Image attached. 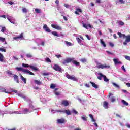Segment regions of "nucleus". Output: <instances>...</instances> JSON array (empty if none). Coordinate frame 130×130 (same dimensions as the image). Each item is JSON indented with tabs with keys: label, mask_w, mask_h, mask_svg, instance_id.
I'll use <instances>...</instances> for the list:
<instances>
[{
	"label": "nucleus",
	"mask_w": 130,
	"mask_h": 130,
	"mask_svg": "<svg viewBox=\"0 0 130 130\" xmlns=\"http://www.w3.org/2000/svg\"><path fill=\"white\" fill-rule=\"evenodd\" d=\"M33 110H36V109L35 108L32 104H30L29 109L25 108L23 109L22 111H16L14 112V113H16V114H28V113H30V112H32Z\"/></svg>",
	"instance_id": "obj_1"
},
{
	"label": "nucleus",
	"mask_w": 130,
	"mask_h": 130,
	"mask_svg": "<svg viewBox=\"0 0 130 130\" xmlns=\"http://www.w3.org/2000/svg\"><path fill=\"white\" fill-rule=\"evenodd\" d=\"M118 35H119L120 38L126 39L125 41L123 43L124 45H126L128 42H130V35L125 36V34H122L121 32H118Z\"/></svg>",
	"instance_id": "obj_2"
},
{
	"label": "nucleus",
	"mask_w": 130,
	"mask_h": 130,
	"mask_svg": "<svg viewBox=\"0 0 130 130\" xmlns=\"http://www.w3.org/2000/svg\"><path fill=\"white\" fill-rule=\"evenodd\" d=\"M66 77L67 78V79H69V80L74 81V82H77V81H78V79L76 78V76H75V75L67 74L66 75Z\"/></svg>",
	"instance_id": "obj_3"
},
{
	"label": "nucleus",
	"mask_w": 130,
	"mask_h": 130,
	"mask_svg": "<svg viewBox=\"0 0 130 130\" xmlns=\"http://www.w3.org/2000/svg\"><path fill=\"white\" fill-rule=\"evenodd\" d=\"M13 39L14 40H16L17 41H18L19 39V40H24V39H25L24 38V34L23 33H21L20 34V35L17 36V37H13Z\"/></svg>",
	"instance_id": "obj_4"
},
{
	"label": "nucleus",
	"mask_w": 130,
	"mask_h": 130,
	"mask_svg": "<svg viewBox=\"0 0 130 130\" xmlns=\"http://www.w3.org/2000/svg\"><path fill=\"white\" fill-rule=\"evenodd\" d=\"M6 18L7 20H8V21H9V22H10V23H11L12 24H17V23L15 22L14 21L15 19H14V17L10 16H7Z\"/></svg>",
	"instance_id": "obj_5"
},
{
	"label": "nucleus",
	"mask_w": 130,
	"mask_h": 130,
	"mask_svg": "<svg viewBox=\"0 0 130 130\" xmlns=\"http://www.w3.org/2000/svg\"><path fill=\"white\" fill-rule=\"evenodd\" d=\"M53 69L55 70V71H58V72H61V68L58 66L57 64H54L53 66Z\"/></svg>",
	"instance_id": "obj_6"
},
{
	"label": "nucleus",
	"mask_w": 130,
	"mask_h": 130,
	"mask_svg": "<svg viewBox=\"0 0 130 130\" xmlns=\"http://www.w3.org/2000/svg\"><path fill=\"white\" fill-rule=\"evenodd\" d=\"M106 68L107 69H109L110 68V66L109 65H106V64H100L97 66L98 69H105Z\"/></svg>",
	"instance_id": "obj_7"
},
{
	"label": "nucleus",
	"mask_w": 130,
	"mask_h": 130,
	"mask_svg": "<svg viewBox=\"0 0 130 130\" xmlns=\"http://www.w3.org/2000/svg\"><path fill=\"white\" fill-rule=\"evenodd\" d=\"M22 72L24 73V74H28L29 75H31V76L35 75L34 73H33L32 72L30 71V70L27 69H23V70H22Z\"/></svg>",
	"instance_id": "obj_8"
},
{
	"label": "nucleus",
	"mask_w": 130,
	"mask_h": 130,
	"mask_svg": "<svg viewBox=\"0 0 130 130\" xmlns=\"http://www.w3.org/2000/svg\"><path fill=\"white\" fill-rule=\"evenodd\" d=\"M72 61H73V59L68 58L65 60H63L62 63L63 64H67V63H69V62H72Z\"/></svg>",
	"instance_id": "obj_9"
},
{
	"label": "nucleus",
	"mask_w": 130,
	"mask_h": 130,
	"mask_svg": "<svg viewBox=\"0 0 130 130\" xmlns=\"http://www.w3.org/2000/svg\"><path fill=\"white\" fill-rule=\"evenodd\" d=\"M51 27L53 28L54 29H56V30H61V27L59 26L58 25L56 24H54L51 25Z\"/></svg>",
	"instance_id": "obj_10"
},
{
	"label": "nucleus",
	"mask_w": 130,
	"mask_h": 130,
	"mask_svg": "<svg viewBox=\"0 0 130 130\" xmlns=\"http://www.w3.org/2000/svg\"><path fill=\"white\" fill-rule=\"evenodd\" d=\"M111 95H112V93H111V92H110L109 93V97L110 98V100L111 102H115V101L116 100V99H115V96H111Z\"/></svg>",
	"instance_id": "obj_11"
},
{
	"label": "nucleus",
	"mask_w": 130,
	"mask_h": 130,
	"mask_svg": "<svg viewBox=\"0 0 130 130\" xmlns=\"http://www.w3.org/2000/svg\"><path fill=\"white\" fill-rule=\"evenodd\" d=\"M57 122L59 124H61L62 123H64V122H66V119H64L63 118H62L61 119H58L57 120Z\"/></svg>",
	"instance_id": "obj_12"
},
{
	"label": "nucleus",
	"mask_w": 130,
	"mask_h": 130,
	"mask_svg": "<svg viewBox=\"0 0 130 130\" xmlns=\"http://www.w3.org/2000/svg\"><path fill=\"white\" fill-rule=\"evenodd\" d=\"M19 76L20 77V79L21 80L23 81V82L24 83V84H27V78H24V77H23V76L21 74H19Z\"/></svg>",
	"instance_id": "obj_13"
},
{
	"label": "nucleus",
	"mask_w": 130,
	"mask_h": 130,
	"mask_svg": "<svg viewBox=\"0 0 130 130\" xmlns=\"http://www.w3.org/2000/svg\"><path fill=\"white\" fill-rule=\"evenodd\" d=\"M108 102L107 101H104L103 102V107L105 109H108L109 107H108Z\"/></svg>",
	"instance_id": "obj_14"
},
{
	"label": "nucleus",
	"mask_w": 130,
	"mask_h": 130,
	"mask_svg": "<svg viewBox=\"0 0 130 130\" xmlns=\"http://www.w3.org/2000/svg\"><path fill=\"white\" fill-rule=\"evenodd\" d=\"M64 110H51V112L52 114H53V113H55L56 112H62V113H64Z\"/></svg>",
	"instance_id": "obj_15"
},
{
	"label": "nucleus",
	"mask_w": 130,
	"mask_h": 130,
	"mask_svg": "<svg viewBox=\"0 0 130 130\" xmlns=\"http://www.w3.org/2000/svg\"><path fill=\"white\" fill-rule=\"evenodd\" d=\"M43 29L45 30L46 32H49V33H50L51 32L50 29H49V28H48V27H47V25L46 24L44 25Z\"/></svg>",
	"instance_id": "obj_16"
},
{
	"label": "nucleus",
	"mask_w": 130,
	"mask_h": 130,
	"mask_svg": "<svg viewBox=\"0 0 130 130\" xmlns=\"http://www.w3.org/2000/svg\"><path fill=\"white\" fill-rule=\"evenodd\" d=\"M98 79L99 80H102V78H104V76L105 75H104L103 74H102V73H99L98 74Z\"/></svg>",
	"instance_id": "obj_17"
},
{
	"label": "nucleus",
	"mask_w": 130,
	"mask_h": 130,
	"mask_svg": "<svg viewBox=\"0 0 130 130\" xmlns=\"http://www.w3.org/2000/svg\"><path fill=\"white\" fill-rule=\"evenodd\" d=\"M82 26L83 27V28H85V29H88V27H89V28H91V24H86L85 23H84V22L82 23Z\"/></svg>",
	"instance_id": "obj_18"
},
{
	"label": "nucleus",
	"mask_w": 130,
	"mask_h": 130,
	"mask_svg": "<svg viewBox=\"0 0 130 130\" xmlns=\"http://www.w3.org/2000/svg\"><path fill=\"white\" fill-rule=\"evenodd\" d=\"M121 102L122 103L123 105L125 106H128V103L125 101L124 100H121Z\"/></svg>",
	"instance_id": "obj_19"
},
{
	"label": "nucleus",
	"mask_w": 130,
	"mask_h": 130,
	"mask_svg": "<svg viewBox=\"0 0 130 130\" xmlns=\"http://www.w3.org/2000/svg\"><path fill=\"white\" fill-rule=\"evenodd\" d=\"M90 83L91 84V85L93 88H95V89H98V85H97L96 84H95L94 83H93L92 81H90Z\"/></svg>",
	"instance_id": "obj_20"
},
{
	"label": "nucleus",
	"mask_w": 130,
	"mask_h": 130,
	"mask_svg": "<svg viewBox=\"0 0 130 130\" xmlns=\"http://www.w3.org/2000/svg\"><path fill=\"white\" fill-rule=\"evenodd\" d=\"M67 114V115H71L72 113H71V111L69 110H64V113Z\"/></svg>",
	"instance_id": "obj_21"
},
{
	"label": "nucleus",
	"mask_w": 130,
	"mask_h": 130,
	"mask_svg": "<svg viewBox=\"0 0 130 130\" xmlns=\"http://www.w3.org/2000/svg\"><path fill=\"white\" fill-rule=\"evenodd\" d=\"M1 92H3V93H6V94H10V92L7 91V89H5V88H1Z\"/></svg>",
	"instance_id": "obj_22"
},
{
	"label": "nucleus",
	"mask_w": 130,
	"mask_h": 130,
	"mask_svg": "<svg viewBox=\"0 0 130 130\" xmlns=\"http://www.w3.org/2000/svg\"><path fill=\"white\" fill-rule=\"evenodd\" d=\"M14 81H16V83H19L18 76L14 75Z\"/></svg>",
	"instance_id": "obj_23"
},
{
	"label": "nucleus",
	"mask_w": 130,
	"mask_h": 130,
	"mask_svg": "<svg viewBox=\"0 0 130 130\" xmlns=\"http://www.w3.org/2000/svg\"><path fill=\"white\" fill-rule=\"evenodd\" d=\"M62 104H63V105H64L65 106H69V102H68V101H63L62 102Z\"/></svg>",
	"instance_id": "obj_24"
},
{
	"label": "nucleus",
	"mask_w": 130,
	"mask_h": 130,
	"mask_svg": "<svg viewBox=\"0 0 130 130\" xmlns=\"http://www.w3.org/2000/svg\"><path fill=\"white\" fill-rule=\"evenodd\" d=\"M35 84H36V85H38L39 86H40L41 85L42 83L40 82V80H34Z\"/></svg>",
	"instance_id": "obj_25"
},
{
	"label": "nucleus",
	"mask_w": 130,
	"mask_h": 130,
	"mask_svg": "<svg viewBox=\"0 0 130 130\" xmlns=\"http://www.w3.org/2000/svg\"><path fill=\"white\" fill-rule=\"evenodd\" d=\"M100 43L103 45L104 47H106V44H105V42L103 41V39L100 40Z\"/></svg>",
	"instance_id": "obj_26"
},
{
	"label": "nucleus",
	"mask_w": 130,
	"mask_h": 130,
	"mask_svg": "<svg viewBox=\"0 0 130 130\" xmlns=\"http://www.w3.org/2000/svg\"><path fill=\"white\" fill-rule=\"evenodd\" d=\"M113 61H114L115 64H119L121 63V62H119V61L117 60V59H113Z\"/></svg>",
	"instance_id": "obj_27"
},
{
	"label": "nucleus",
	"mask_w": 130,
	"mask_h": 130,
	"mask_svg": "<svg viewBox=\"0 0 130 130\" xmlns=\"http://www.w3.org/2000/svg\"><path fill=\"white\" fill-rule=\"evenodd\" d=\"M0 41H1V42H5V44H7V42H6V38H3L2 37H0Z\"/></svg>",
	"instance_id": "obj_28"
},
{
	"label": "nucleus",
	"mask_w": 130,
	"mask_h": 130,
	"mask_svg": "<svg viewBox=\"0 0 130 130\" xmlns=\"http://www.w3.org/2000/svg\"><path fill=\"white\" fill-rule=\"evenodd\" d=\"M65 42L67 46H73V44H72V43L68 42L67 41H65Z\"/></svg>",
	"instance_id": "obj_29"
},
{
	"label": "nucleus",
	"mask_w": 130,
	"mask_h": 130,
	"mask_svg": "<svg viewBox=\"0 0 130 130\" xmlns=\"http://www.w3.org/2000/svg\"><path fill=\"white\" fill-rule=\"evenodd\" d=\"M0 61L1 62H4V55L0 53Z\"/></svg>",
	"instance_id": "obj_30"
},
{
	"label": "nucleus",
	"mask_w": 130,
	"mask_h": 130,
	"mask_svg": "<svg viewBox=\"0 0 130 130\" xmlns=\"http://www.w3.org/2000/svg\"><path fill=\"white\" fill-rule=\"evenodd\" d=\"M76 40L78 42V43H79V44H80V45H82V40H81L80 38H76Z\"/></svg>",
	"instance_id": "obj_31"
},
{
	"label": "nucleus",
	"mask_w": 130,
	"mask_h": 130,
	"mask_svg": "<svg viewBox=\"0 0 130 130\" xmlns=\"http://www.w3.org/2000/svg\"><path fill=\"white\" fill-rule=\"evenodd\" d=\"M29 67H30V69H32V70H34V71H38V68L33 66H30Z\"/></svg>",
	"instance_id": "obj_32"
},
{
	"label": "nucleus",
	"mask_w": 130,
	"mask_h": 130,
	"mask_svg": "<svg viewBox=\"0 0 130 130\" xmlns=\"http://www.w3.org/2000/svg\"><path fill=\"white\" fill-rule=\"evenodd\" d=\"M104 81L107 83H108L109 82V79L106 77V76L105 75V76H104Z\"/></svg>",
	"instance_id": "obj_33"
},
{
	"label": "nucleus",
	"mask_w": 130,
	"mask_h": 130,
	"mask_svg": "<svg viewBox=\"0 0 130 130\" xmlns=\"http://www.w3.org/2000/svg\"><path fill=\"white\" fill-rule=\"evenodd\" d=\"M7 73L8 74V75H10V76H14V74H13V72L10 71V70H8L7 71Z\"/></svg>",
	"instance_id": "obj_34"
},
{
	"label": "nucleus",
	"mask_w": 130,
	"mask_h": 130,
	"mask_svg": "<svg viewBox=\"0 0 130 130\" xmlns=\"http://www.w3.org/2000/svg\"><path fill=\"white\" fill-rule=\"evenodd\" d=\"M51 33L53 35H54V36H57V37H58V34L56 31H52Z\"/></svg>",
	"instance_id": "obj_35"
},
{
	"label": "nucleus",
	"mask_w": 130,
	"mask_h": 130,
	"mask_svg": "<svg viewBox=\"0 0 130 130\" xmlns=\"http://www.w3.org/2000/svg\"><path fill=\"white\" fill-rule=\"evenodd\" d=\"M26 57L27 58H31V57H33V55H32L31 54L28 53L26 55Z\"/></svg>",
	"instance_id": "obj_36"
},
{
	"label": "nucleus",
	"mask_w": 130,
	"mask_h": 130,
	"mask_svg": "<svg viewBox=\"0 0 130 130\" xmlns=\"http://www.w3.org/2000/svg\"><path fill=\"white\" fill-rule=\"evenodd\" d=\"M112 85L114 86V87H115V88H119V85L117 84L116 83L113 82Z\"/></svg>",
	"instance_id": "obj_37"
},
{
	"label": "nucleus",
	"mask_w": 130,
	"mask_h": 130,
	"mask_svg": "<svg viewBox=\"0 0 130 130\" xmlns=\"http://www.w3.org/2000/svg\"><path fill=\"white\" fill-rule=\"evenodd\" d=\"M81 118L84 121H87V117H86V116L85 115L82 116Z\"/></svg>",
	"instance_id": "obj_38"
},
{
	"label": "nucleus",
	"mask_w": 130,
	"mask_h": 130,
	"mask_svg": "<svg viewBox=\"0 0 130 130\" xmlns=\"http://www.w3.org/2000/svg\"><path fill=\"white\" fill-rule=\"evenodd\" d=\"M35 11L36 13H38V14L41 13V11L39 9L36 8L35 9Z\"/></svg>",
	"instance_id": "obj_39"
},
{
	"label": "nucleus",
	"mask_w": 130,
	"mask_h": 130,
	"mask_svg": "<svg viewBox=\"0 0 130 130\" xmlns=\"http://www.w3.org/2000/svg\"><path fill=\"white\" fill-rule=\"evenodd\" d=\"M22 67H23L24 68H29L30 66H29V64H28L22 63Z\"/></svg>",
	"instance_id": "obj_40"
},
{
	"label": "nucleus",
	"mask_w": 130,
	"mask_h": 130,
	"mask_svg": "<svg viewBox=\"0 0 130 130\" xmlns=\"http://www.w3.org/2000/svg\"><path fill=\"white\" fill-rule=\"evenodd\" d=\"M72 62L73 63H74V64H75L76 66H79V63L76 61H73V60H72Z\"/></svg>",
	"instance_id": "obj_41"
},
{
	"label": "nucleus",
	"mask_w": 130,
	"mask_h": 130,
	"mask_svg": "<svg viewBox=\"0 0 130 130\" xmlns=\"http://www.w3.org/2000/svg\"><path fill=\"white\" fill-rule=\"evenodd\" d=\"M6 30H7V29H6L5 27H2V28L1 29V32H2V33H4L5 31H6Z\"/></svg>",
	"instance_id": "obj_42"
},
{
	"label": "nucleus",
	"mask_w": 130,
	"mask_h": 130,
	"mask_svg": "<svg viewBox=\"0 0 130 130\" xmlns=\"http://www.w3.org/2000/svg\"><path fill=\"white\" fill-rule=\"evenodd\" d=\"M124 58L125 59H127V60H129L130 61V56L127 55H125Z\"/></svg>",
	"instance_id": "obj_43"
},
{
	"label": "nucleus",
	"mask_w": 130,
	"mask_h": 130,
	"mask_svg": "<svg viewBox=\"0 0 130 130\" xmlns=\"http://www.w3.org/2000/svg\"><path fill=\"white\" fill-rule=\"evenodd\" d=\"M80 61H81V62L85 63L87 62V59H86L85 58H82L81 59Z\"/></svg>",
	"instance_id": "obj_44"
},
{
	"label": "nucleus",
	"mask_w": 130,
	"mask_h": 130,
	"mask_svg": "<svg viewBox=\"0 0 130 130\" xmlns=\"http://www.w3.org/2000/svg\"><path fill=\"white\" fill-rule=\"evenodd\" d=\"M22 12H23V13H27V12H28V10L25 8H23Z\"/></svg>",
	"instance_id": "obj_45"
},
{
	"label": "nucleus",
	"mask_w": 130,
	"mask_h": 130,
	"mask_svg": "<svg viewBox=\"0 0 130 130\" xmlns=\"http://www.w3.org/2000/svg\"><path fill=\"white\" fill-rule=\"evenodd\" d=\"M16 70H17L18 71H22V72H23V69L21 67L20 68L17 67V68H16Z\"/></svg>",
	"instance_id": "obj_46"
},
{
	"label": "nucleus",
	"mask_w": 130,
	"mask_h": 130,
	"mask_svg": "<svg viewBox=\"0 0 130 130\" xmlns=\"http://www.w3.org/2000/svg\"><path fill=\"white\" fill-rule=\"evenodd\" d=\"M55 88V84H51L50 85V88L51 89H54Z\"/></svg>",
	"instance_id": "obj_47"
},
{
	"label": "nucleus",
	"mask_w": 130,
	"mask_h": 130,
	"mask_svg": "<svg viewBox=\"0 0 130 130\" xmlns=\"http://www.w3.org/2000/svg\"><path fill=\"white\" fill-rule=\"evenodd\" d=\"M0 51L2 52H6V49L4 48H0Z\"/></svg>",
	"instance_id": "obj_48"
},
{
	"label": "nucleus",
	"mask_w": 130,
	"mask_h": 130,
	"mask_svg": "<svg viewBox=\"0 0 130 130\" xmlns=\"http://www.w3.org/2000/svg\"><path fill=\"white\" fill-rule=\"evenodd\" d=\"M72 113H74V114H78V111H76V110L73 109L72 111Z\"/></svg>",
	"instance_id": "obj_49"
},
{
	"label": "nucleus",
	"mask_w": 130,
	"mask_h": 130,
	"mask_svg": "<svg viewBox=\"0 0 130 130\" xmlns=\"http://www.w3.org/2000/svg\"><path fill=\"white\" fill-rule=\"evenodd\" d=\"M76 11L79 12V13H82V9H81V8H77Z\"/></svg>",
	"instance_id": "obj_50"
},
{
	"label": "nucleus",
	"mask_w": 130,
	"mask_h": 130,
	"mask_svg": "<svg viewBox=\"0 0 130 130\" xmlns=\"http://www.w3.org/2000/svg\"><path fill=\"white\" fill-rule=\"evenodd\" d=\"M54 93L56 96H59V95L60 94L59 92L56 91H54Z\"/></svg>",
	"instance_id": "obj_51"
},
{
	"label": "nucleus",
	"mask_w": 130,
	"mask_h": 130,
	"mask_svg": "<svg viewBox=\"0 0 130 130\" xmlns=\"http://www.w3.org/2000/svg\"><path fill=\"white\" fill-rule=\"evenodd\" d=\"M17 95L19 96V97H22L24 98V99H25V97H23V94L22 93H18Z\"/></svg>",
	"instance_id": "obj_52"
},
{
	"label": "nucleus",
	"mask_w": 130,
	"mask_h": 130,
	"mask_svg": "<svg viewBox=\"0 0 130 130\" xmlns=\"http://www.w3.org/2000/svg\"><path fill=\"white\" fill-rule=\"evenodd\" d=\"M119 24L121 26H123V25H124V23H123L122 21H120L119 22Z\"/></svg>",
	"instance_id": "obj_53"
},
{
	"label": "nucleus",
	"mask_w": 130,
	"mask_h": 130,
	"mask_svg": "<svg viewBox=\"0 0 130 130\" xmlns=\"http://www.w3.org/2000/svg\"><path fill=\"white\" fill-rule=\"evenodd\" d=\"M119 2L120 3V4H125V1L123 0H119Z\"/></svg>",
	"instance_id": "obj_54"
},
{
	"label": "nucleus",
	"mask_w": 130,
	"mask_h": 130,
	"mask_svg": "<svg viewBox=\"0 0 130 130\" xmlns=\"http://www.w3.org/2000/svg\"><path fill=\"white\" fill-rule=\"evenodd\" d=\"M46 61L47 62H50V61H51L50 60V59H49V58H47L46 59Z\"/></svg>",
	"instance_id": "obj_55"
},
{
	"label": "nucleus",
	"mask_w": 130,
	"mask_h": 130,
	"mask_svg": "<svg viewBox=\"0 0 130 130\" xmlns=\"http://www.w3.org/2000/svg\"><path fill=\"white\" fill-rule=\"evenodd\" d=\"M8 4H9V5H15V3L12 2V1H10L8 2Z\"/></svg>",
	"instance_id": "obj_56"
},
{
	"label": "nucleus",
	"mask_w": 130,
	"mask_h": 130,
	"mask_svg": "<svg viewBox=\"0 0 130 130\" xmlns=\"http://www.w3.org/2000/svg\"><path fill=\"white\" fill-rule=\"evenodd\" d=\"M125 126H126V127L128 128H130V124L129 123L125 124Z\"/></svg>",
	"instance_id": "obj_57"
},
{
	"label": "nucleus",
	"mask_w": 130,
	"mask_h": 130,
	"mask_svg": "<svg viewBox=\"0 0 130 130\" xmlns=\"http://www.w3.org/2000/svg\"><path fill=\"white\" fill-rule=\"evenodd\" d=\"M57 58H60L61 57V55H55Z\"/></svg>",
	"instance_id": "obj_58"
},
{
	"label": "nucleus",
	"mask_w": 130,
	"mask_h": 130,
	"mask_svg": "<svg viewBox=\"0 0 130 130\" xmlns=\"http://www.w3.org/2000/svg\"><path fill=\"white\" fill-rule=\"evenodd\" d=\"M109 45L110 46H111V47H113V46H114V44H113V43L110 42L109 43Z\"/></svg>",
	"instance_id": "obj_59"
},
{
	"label": "nucleus",
	"mask_w": 130,
	"mask_h": 130,
	"mask_svg": "<svg viewBox=\"0 0 130 130\" xmlns=\"http://www.w3.org/2000/svg\"><path fill=\"white\" fill-rule=\"evenodd\" d=\"M121 69H122V70H123V71H124V72H126L125 68H124V65H123L121 67Z\"/></svg>",
	"instance_id": "obj_60"
},
{
	"label": "nucleus",
	"mask_w": 130,
	"mask_h": 130,
	"mask_svg": "<svg viewBox=\"0 0 130 130\" xmlns=\"http://www.w3.org/2000/svg\"><path fill=\"white\" fill-rule=\"evenodd\" d=\"M64 7H65V8H67V9L69 8V5H68V4H64Z\"/></svg>",
	"instance_id": "obj_61"
},
{
	"label": "nucleus",
	"mask_w": 130,
	"mask_h": 130,
	"mask_svg": "<svg viewBox=\"0 0 130 130\" xmlns=\"http://www.w3.org/2000/svg\"><path fill=\"white\" fill-rule=\"evenodd\" d=\"M85 36L88 40H90L91 39L90 38V37H89V35H86Z\"/></svg>",
	"instance_id": "obj_62"
},
{
	"label": "nucleus",
	"mask_w": 130,
	"mask_h": 130,
	"mask_svg": "<svg viewBox=\"0 0 130 130\" xmlns=\"http://www.w3.org/2000/svg\"><path fill=\"white\" fill-rule=\"evenodd\" d=\"M122 92H123V93H128L127 91L126 90L122 89Z\"/></svg>",
	"instance_id": "obj_63"
},
{
	"label": "nucleus",
	"mask_w": 130,
	"mask_h": 130,
	"mask_svg": "<svg viewBox=\"0 0 130 130\" xmlns=\"http://www.w3.org/2000/svg\"><path fill=\"white\" fill-rule=\"evenodd\" d=\"M126 86H127L128 87H130V83H127L126 84Z\"/></svg>",
	"instance_id": "obj_64"
}]
</instances>
